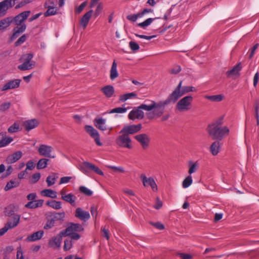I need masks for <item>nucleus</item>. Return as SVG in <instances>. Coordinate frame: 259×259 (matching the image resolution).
I'll return each mask as SVG.
<instances>
[{"label": "nucleus", "instance_id": "f257e3e1", "mask_svg": "<svg viewBox=\"0 0 259 259\" xmlns=\"http://www.w3.org/2000/svg\"><path fill=\"white\" fill-rule=\"evenodd\" d=\"M145 103H147V106L144 108L146 109V111L149 112L146 113V115L149 119L160 117L165 112L166 106L170 104H175L169 95L164 100L156 102L154 100H147Z\"/></svg>", "mask_w": 259, "mask_h": 259}, {"label": "nucleus", "instance_id": "f03ea898", "mask_svg": "<svg viewBox=\"0 0 259 259\" xmlns=\"http://www.w3.org/2000/svg\"><path fill=\"white\" fill-rule=\"evenodd\" d=\"M223 119L220 118L207 127V132L213 140H222L225 136L228 135L229 130L226 126H222Z\"/></svg>", "mask_w": 259, "mask_h": 259}, {"label": "nucleus", "instance_id": "7ed1b4c3", "mask_svg": "<svg viewBox=\"0 0 259 259\" xmlns=\"http://www.w3.org/2000/svg\"><path fill=\"white\" fill-rule=\"evenodd\" d=\"M65 217L64 212H53L47 218V221L44 227V229L48 230L55 226L60 225L62 224Z\"/></svg>", "mask_w": 259, "mask_h": 259}, {"label": "nucleus", "instance_id": "20e7f679", "mask_svg": "<svg viewBox=\"0 0 259 259\" xmlns=\"http://www.w3.org/2000/svg\"><path fill=\"white\" fill-rule=\"evenodd\" d=\"M182 81H181L172 93L169 95L175 103L184 95L193 91V87L190 86L182 87Z\"/></svg>", "mask_w": 259, "mask_h": 259}, {"label": "nucleus", "instance_id": "39448f33", "mask_svg": "<svg viewBox=\"0 0 259 259\" xmlns=\"http://www.w3.org/2000/svg\"><path fill=\"white\" fill-rule=\"evenodd\" d=\"M193 98L191 96H187L180 99L176 105V110L179 112H187L192 108Z\"/></svg>", "mask_w": 259, "mask_h": 259}, {"label": "nucleus", "instance_id": "423d86ee", "mask_svg": "<svg viewBox=\"0 0 259 259\" xmlns=\"http://www.w3.org/2000/svg\"><path fill=\"white\" fill-rule=\"evenodd\" d=\"M33 55L32 54H26L22 56L20 61L23 63L18 66L20 70H27L33 68L35 65V62L32 61Z\"/></svg>", "mask_w": 259, "mask_h": 259}, {"label": "nucleus", "instance_id": "0eeeda50", "mask_svg": "<svg viewBox=\"0 0 259 259\" xmlns=\"http://www.w3.org/2000/svg\"><path fill=\"white\" fill-rule=\"evenodd\" d=\"M119 135L116 140V144L121 147L125 148L127 149L132 148V140L129 136L124 133H120Z\"/></svg>", "mask_w": 259, "mask_h": 259}, {"label": "nucleus", "instance_id": "6e6552de", "mask_svg": "<svg viewBox=\"0 0 259 259\" xmlns=\"http://www.w3.org/2000/svg\"><path fill=\"white\" fill-rule=\"evenodd\" d=\"M146 106H147V103H145L141 104L136 109L132 110L128 114V118L132 120L136 119H142L144 117V113L142 110L146 111V109L144 108Z\"/></svg>", "mask_w": 259, "mask_h": 259}, {"label": "nucleus", "instance_id": "1a4fd4ad", "mask_svg": "<svg viewBox=\"0 0 259 259\" xmlns=\"http://www.w3.org/2000/svg\"><path fill=\"white\" fill-rule=\"evenodd\" d=\"M53 150V148L51 146L41 144L38 148L37 151L39 154L42 156L49 158H54L55 156L52 154Z\"/></svg>", "mask_w": 259, "mask_h": 259}, {"label": "nucleus", "instance_id": "9d476101", "mask_svg": "<svg viewBox=\"0 0 259 259\" xmlns=\"http://www.w3.org/2000/svg\"><path fill=\"white\" fill-rule=\"evenodd\" d=\"M83 230V227L80 224L71 223L66 229L61 231V234L66 236H70L73 232H81Z\"/></svg>", "mask_w": 259, "mask_h": 259}, {"label": "nucleus", "instance_id": "9b49d317", "mask_svg": "<svg viewBox=\"0 0 259 259\" xmlns=\"http://www.w3.org/2000/svg\"><path fill=\"white\" fill-rule=\"evenodd\" d=\"M86 132L94 139L95 143L98 146H102V143L100 140L99 133L97 130L91 125H86L84 126Z\"/></svg>", "mask_w": 259, "mask_h": 259}, {"label": "nucleus", "instance_id": "f8f14e48", "mask_svg": "<svg viewBox=\"0 0 259 259\" xmlns=\"http://www.w3.org/2000/svg\"><path fill=\"white\" fill-rule=\"evenodd\" d=\"M142 127V126L141 123L137 125H125L119 133H124L127 135H129V134L133 135L139 132Z\"/></svg>", "mask_w": 259, "mask_h": 259}, {"label": "nucleus", "instance_id": "ddd939ff", "mask_svg": "<svg viewBox=\"0 0 259 259\" xmlns=\"http://www.w3.org/2000/svg\"><path fill=\"white\" fill-rule=\"evenodd\" d=\"M134 138L141 144L144 149H146L149 147L150 139L147 134H139L135 136Z\"/></svg>", "mask_w": 259, "mask_h": 259}, {"label": "nucleus", "instance_id": "4468645a", "mask_svg": "<svg viewBox=\"0 0 259 259\" xmlns=\"http://www.w3.org/2000/svg\"><path fill=\"white\" fill-rule=\"evenodd\" d=\"M140 178L145 187L150 186L154 191L157 190V185L153 178L151 177L148 178L144 174H142L140 176Z\"/></svg>", "mask_w": 259, "mask_h": 259}, {"label": "nucleus", "instance_id": "2eb2a0df", "mask_svg": "<svg viewBox=\"0 0 259 259\" xmlns=\"http://www.w3.org/2000/svg\"><path fill=\"white\" fill-rule=\"evenodd\" d=\"M106 119L102 117H96L94 120V125L99 130L105 131L107 130H111L112 128H109L106 124Z\"/></svg>", "mask_w": 259, "mask_h": 259}, {"label": "nucleus", "instance_id": "dca6fc26", "mask_svg": "<svg viewBox=\"0 0 259 259\" xmlns=\"http://www.w3.org/2000/svg\"><path fill=\"white\" fill-rule=\"evenodd\" d=\"M30 14V11L23 12L15 17H12L13 22L16 25H22V22L24 21Z\"/></svg>", "mask_w": 259, "mask_h": 259}, {"label": "nucleus", "instance_id": "f3484780", "mask_svg": "<svg viewBox=\"0 0 259 259\" xmlns=\"http://www.w3.org/2000/svg\"><path fill=\"white\" fill-rule=\"evenodd\" d=\"M20 82L21 80L18 79L10 80L3 86L1 91H5L17 88L19 87Z\"/></svg>", "mask_w": 259, "mask_h": 259}, {"label": "nucleus", "instance_id": "a211bd4d", "mask_svg": "<svg viewBox=\"0 0 259 259\" xmlns=\"http://www.w3.org/2000/svg\"><path fill=\"white\" fill-rule=\"evenodd\" d=\"M75 216L81 221H87L90 218V214L88 211L83 210L80 207L76 209Z\"/></svg>", "mask_w": 259, "mask_h": 259}, {"label": "nucleus", "instance_id": "6ab92c4d", "mask_svg": "<svg viewBox=\"0 0 259 259\" xmlns=\"http://www.w3.org/2000/svg\"><path fill=\"white\" fill-rule=\"evenodd\" d=\"M22 155L23 153L21 151H16L7 156L6 159V162L7 164L14 163L19 160Z\"/></svg>", "mask_w": 259, "mask_h": 259}, {"label": "nucleus", "instance_id": "aec40b11", "mask_svg": "<svg viewBox=\"0 0 259 259\" xmlns=\"http://www.w3.org/2000/svg\"><path fill=\"white\" fill-rule=\"evenodd\" d=\"M20 215L19 214H14L11 218H9L5 224L9 229H12L16 227L19 223Z\"/></svg>", "mask_w": 259, "mask_h": 259}, {"label": "nucleus", "instance_id": "412c9836", "mask_svg": "<svg viewBox=\"0 0 259 259\" xmlns=\"http://www.w3.org/2000/svg\"><path fill=\"white\" fill-rule=\"evenodd\" d=\"M14 4H12L10 0H4L0 2V16H4L6 14L7 10L12 8Z\"/></svg>", "mask_w": 259, "mask_h": 259}, {"label": "nucleus", "instance_id": "4be33fe9", "mask_svg": "<svg viewBox=\"0 0 259 259\" xmlns=\"http://www.w3.org/2000/svg\"><path fill=\"white\" fill-rule=\"evenodd\" d=\"M93 10H90L88 11L81 18L80 21V24L83 29H85L87 27L93 14Z\"/></svg>", "mask_w": 259, "mask_h": 259}, {"label": "nucleus", "instance_id": "5701e85b", "mask_svg": "<svg viewBox=\"0 0 259 259\" xmlns=\"http://www.w3.org/2000/svg\"><path fill=\"white\" fill-rule=\"evenodd\" d=\"M13 139L11 137H8L6 136V133H0V148L4 147L7 146L11 142H12Z\"/></svg>", "mask_w": 259, "mask_h": 259}, {"label": "nucleus", "instance_id": "b1692460", "mask_svg": "<svg viewBox=\"0 0 259 259\" xmlns=\"http://www.w3.org/2000/svg\"><path fill=\"white\" fill-rule=\"evenodd\" d=\"M39 122L37 119H33L25 121L23 123V125L26 131H29L37 126Z\"/></svg>", "mask_w": 259, "mask_h": 259}, {"label": "nucleus", "instance_id": "393cba45", "mask_svg": "<svg viewBox=\"0 0 259 259\" xmlns=\"http://www.w3.org/2000/svg\"><path fill=\"white\" fill-rule=\"evenodd\" d=\"M66 235H62L61 234V231L59 233V234L57 236L53 237L49 241V244L51 246H53V245H55L56 247H60L61 246L62 237H65Z\"/></svg>", "mask_w": 259, "mask_h": 259}, {"label": "nucleus", "instance_id": "a878e982", "mask_svg": "<svg viewBox=\"0 0 259 259\" xmlns=\"http://www.w3.org/2000/svg\"><path fill=\"white\" fill-rule=\"evenodd\" d=\"M26 28V26L25 24H22L19 27L17 26L15 27L13 30V33L11 36V39H16L21 33H22L25 30Z\"/></svg>", "mask_w": 259, "mask_h": 259}, {"label": "nucleus", "instance_id": "bb28decb", "mask_svg": "<svg viewBox=\"0 0 259 259\" xmlns=\"http://www.w3.org/2000/svg\"><path fill=\"white\" fill-rule=\"evenodd\" d=\"M12 22V17H8L0 20V31L5 30Z\"/></svg>", "mask_w": 259, "mask_h": 259}, {"label": "nucleus", "instance_id": "cd10ccee", "mask_svg": "<svg viewBox=\"0 0 259 259\" xmlns=\"http://www.w3.org/2000/svg\"><path fill=\"white\" fill-rule=\"evenodd\" d=\"M44 200L41 199L36 200L28 202L25 205V207L29 208H36L42 206Z\"/></svg>", "mask_w": 259, "mask_h": 259}, {"label": "nucleus", "instance_id": "c85d7f7f", "mask_svg": "<svg viewBox=\"0 0 259 259\" xmlns=\"http://www.w3.org/2000/svg\"><path fill=\"white\" fill-rule=\"evenodd\" d=\"M101 91L107 98L111 97L114 93V89L111 85H106L101 89Z\"/></svg>", "mask_w": 259, "mask_h": 259}, {"label": "nucleus", "instance_id": "c756f323", "mask_svg": "<svg viewBox=\"0 0 259 259\" xmlns=\"http://www.w3.org/2000/svg\"><path fill=\"white\" fill-rule=\"evenodd\" d=\"M83 165L100 176L104 175L103 171L98 167L89 162H83Z\"/></svg>", "mask_w": 259, "mask_h": 259}, {"label": "nucleus", "instance_id": "7c9ffc66", "mask_svg": "<svg viewBox=\"0 0 259 259\" xmlns=\"http://www.w3.org/2000/svg\"><path fill=\"white\" fill-rule=\"evenodd\" d=\"M242 68L241 63H239L236 65L232 69L227 71L226 75L230 77L231 76L239 74V71Z\"/></svg>", "mask_w": 259, "mask_h": 259}, {"label": "nucleus", "instance_id": "2f4dec72", "mask_svg": "<svg viewBox=\"0 0 259 259\" xmlns=\"http://www.w3.org/2000/svg\"><path fill=\"white\" fill-rule=\"evenodd\" d=\"M19 185L20 182L17 179H15V180H12L8 182L5 187L4 190L7 191L14 188L18 187Z\"/></svg>", "mask_w": 259, "mask_h": 259}, {"label": "nucleus", "instance_id": "473e14b6", "mask_svg": "<svg viewBox=\"0 0 259 259\" xmlns=\"http://www.w3.org/2000/svg\"><path fill=\"white\" fill-rule=\"evenodd\" d=\"M44 234V231H39L36 232L27 238L28 241H35L41 238Z\"/></svg>", "mask_w": 259, "mask_h": 259}, {"label": "nucleus", "instance_id": "72a5a7b5", "mask_svg": "<svg viewBox=\"0 0 259 259\" xmlns=\"http://www.w3.org/2000/svg\"><path fill=\"white\" fill-rule=\"evenodd\" d=\"M118 76V73L117 70V64L115 61H114L110 71V78L112 80H113Z\"/></svg>", "mask_w": 259, "mask_h": 259}, {"label": "nucleus", "instance_id": "f704fd0d", "mask_svg": "<svg viewBox=\"0 0 259 259\" xmlns=\"http://www.w3.org/2000/svg\"><path fill=\"white\" fill-rule=\"evenodd\" d=\"M76 197L72 193L67 194L63 197V200L69 203L72 206L75 205V200Z\"/></svg>", "mask_w": 259, "mask_h": 259}, {"label": "nucleus", "instance_id": "c9c22d12", "mask_svg": "<svg viewBox=\"0 0 259 259\" xmlns=\"http://www.w3.org/2000/svg\"><path fill=\"white\" fill-rule=\"evenodd\" d=\"M220 143L219 141H215L212 143L210 147V151L213 155H217L220 151Z\"/></svg>", "mask_w": 259, "mask_h": 259}, {"label": "nucleus", "instance_id": "e433bc0d", "mask_svg": "<svg viewBox=\"0 0 259 259\" xmlns=\"http://www.w3.org/2000/svg\"><path fill=\"white\" fill-rule=\"evenodd\" d=\"M41 194L52 198H57V192L52 189H45L41 191Z\"/></svg>", "mask_w": 259, "mask_h": 259}, {"label": "nucleus", "instance_id": "4c0bfd02", "mask_svg": "<svg viewBox=\"0 0 259 259\" xmlns=\"http://www.w3.org/2000/svg\"><path fill=\"white\" fill-rule=\"evenodd\" d=\"M58 177L55 173H52L51 175L49 176L46 179V182L48 187H51L55 184L56 180Z\"/></svg>", "mask_w": 259, "mask_h": 259}, {"label": "nucleus", "instance_id": "58836bf2", "mask_svg": "<svg viewBox=\"0 0 259 259\" xmlns=\"http://www.w3.org/2000/svg\"><path fill=\"white\" fill-rule=\"evenodd\" d=\"M46 204L55 209H59L62 207V203L60 201H57L56 200L48 201Z\"/></svg>", "mask_w": 259, "mask_h": 259}, {"label": "nucleus", "instance_id": "ea45409f", "mask_svg": "<svg viewBox=\"0 0 259 259\" xmlns=\"http://www.w3.org/2000/svg\"><path fill=\"white\" fill-rule=\"evenodd\" d=\"M49 160L47 158L39 159L36 164V168L38 169H43L47 167Z\"/></svg>", "mask_w": 259, "mask_h": 259}, {"label": "nucleus", "instance_id": "a19ab883", "mask_svg": "<svg viewBox=\"0 0 259 259\" xmlns=\"http://www.w3.org/2000/svg\"><path fill=\"white\" fill-rule=\"evenodd\" d=\"M224 96L223 95H217L213 96H206L205 98L212 102H220L224 99Z\"/></svg>", "mask_w": 259, "mask_h": 259}, {"label": "nucleus", "instance_id": "79ce46f5", "mask_svg": "<svg viewBox=\"0 0 259 259\" xmlns=\"http://www.w3.org/2000/svg\"><path fill=\"white\" fill-rule=\"evenodd\" d=\"M189 169L188 172L190 175L195 172L197 170V168L198 167V163L197 161L193 162L192 161H189L188 162Z\"/></svg>", "mask_w": 259, "mask_h": 259}, {"label": "nucleus", "instance_id": "37998d69", "mask_svg": "<svg viewBox=\"0 0 259 259\" xmlns=\"http://www.w3.org/2000/svg\"><path fill=\"white\" fill-rule=\"evenodd\" d=\"M158 19V18H149L146 20H145L144 22L138 23V25L144 29H145L146 27L150 25L152 22L154 20Z\"/></svg>", "mask_w": 259, "mask_h": 259}, {"label": "nucleus", "instance_id": "c03bdc74", "mask_svg": "<svg viewBox=\"0 0 259 259\" xmlns=\"http://www.w3.org/2000/svg\"><path fill=\"white\" fill-rule=\"evenodd\" d=\"M136 96L137 95L134 92L127 93L120 96L119 100L121 102H125L127 100Z\"/></svg>", "mask_w": 259, "mask_h": 259}, {"label": "nucleus", "instance_id": "a18cd8bd", "mask_svg": "<svg viewBox=\"0 0 259 259\" xmlns=\"http://www.w3.org/2000/svg\"><path fill=\"white\" fill-rule=\"evenodd\" d=\"M47 9V11L44 13L45 17L54 15L57 13V9L56 7H51L50 6L45 7Z\"/></svg>", "mask_w": 259, "mask_h": 259}, {"label": "nucleus", "instance_id": "49530a36", "mask_svg": "<svg viewBox=\"0 0 259 259\" xmlns=\"http://www.w3.org/2000/svg\"><path fill=\"white\" fill-rule=\"evenodd\" d=\"M192 178L191 176L186 177L183 182L182 186L184 188L189 187L192 183Z\"/></svg>", "mask_w": 259, "mask_h": 259}, {"label": "nucleus", "instance_id": "de8ad7c7", "mask_svg": "<svg viewBox=\"0 0 259 259\" xmlns=\"http://www.w3.org/2000/svg\"><path fill=\"white\" fill-rule=\"evenodd\" d=\"M19 128L20 127L19 124L15 122L13 125L8 128V132L9 133H16L19 130Z\"/></svg>", "mask_w": 259, "mask_h": 259}, {"label": "nucleus", "instance_id": "09e8293b", "mask_svg": "<svg viewBox=\"0 0 259 259\" xmlns=\"http://www.w3.org/2000/svg\"><path fill=\"white\" fill-rule=\"evenodd\" d=\"M79 191L83 194L90 196L93 194V192L84 186H80L79 188Z\"/></svg>", "mask_w": 259, "mask_h": 259}, {"label": "nucleus", "instance_id": "8fccbe9b", "mask_svg": "<svg viewBox=\"0 0 259 259\" xmlns=\"http://www.w3.org/2000/svg\"><path fill=\"white\" fill-rule=\"evenodd\" d=\"M127 111V109L126 108L123 107H117L114 108L112 110H111L109 112H108L109 113H123L126 112Z\"/></svg>", "mask_w": 259, "mask_h": 259}, {"label": "nucleus", "instance_id": "3c124183", "mask_svg": "<svg viewBox=\"0 0 259 259\" xmlns=\"http://www.w3.org/2000/svg\"><path fill=\"white\" fill-rule=\"evenodd\" d=\"M72 246V241L71 239H66L64 241V250L67 251L69 250Z\"/></svg>", "mask_w": 259, "mask_h": 259}, {"label": "nucleus", "instance_id": "603ef678", "mask_svg": "<svg viewBox=\"0 0 259 259\" xmlns=\"http://www.w3.org/2000/svg\"><path fill=\"white\" fill-rule=\"evenodd\" d=\"M11 103L9 102H5L0 105V112H4L10 108Z\"/></svg>", "mask_w": 259, "mask_h": 259}, {"label": "nucleus", "instance_id": "864d4df0", "mask_svg": "<svg viewBox=\"0 0 259 259\" xmlns=\"http://www.w3.org/2000/svg\"><path fill=\"white\" fill-rule=\"evenodd\" d=\"M129 46L131 49L134 52L139 50L140 47L139 45L135 41H131L129 42Z\"/></svg>", "mask_w": 259, "mask_h": 259}, {"label": "nucleus", "instance_id": "5fc2aeb1", "mask_svg": "<svg viewBox=\"0 0 259 259\" xmlns=\"http://www.w3.org/2000/svg\"><path fill=\"white\" fill-rule=\"evenodd\" d=\"M57 1L54 0H48L46 2L44 5L45 7H47L49 6H50L51 7H56V6L57 5Z\"/></svg>", "mask_w": 259, "mask_h": 259}, {"label": "nucleus", "instance_id": "6e6d98bb", "mask_svg": "<svg viewBox=\"0 0 259 259\" xmlns=\"http://www.w3.org/2000/svg\"><path fill=\"white\" fill-rule=\"evenodd\" d=\"M181 71V66L179 65H176L169 70V73L171 74H177L179 73Z\"/></svg>", "mask_w": 259, "mask_h": 259}, {"label": "nucleus", "instance_id": "4d7b16f0", "mask_svg": "<svg viewBox=\"0 0 259 259\" xmlns=\"http://www.w3.org/2000/svg\"><path fill=\"white\" fill-rule=\"evenodd\" d=\"M40 174L39 172L34 174L32 176V178L31 179V183L34 184L36 183L40 179Z\"/></svg>", "mask_w": 259, "mask_h": 259}, {"label": "nucleus", "instance_id": "13d9d810", "mask_svg": "<svg viewBox=\"0 0 259 259\" xmlns=\"http://www.w3.org/2000/svg\"><path fill=\"white\" fill-rule=\"evenodd\" d=\"M26 40V34H24L21 36L16 42L15 46H18L21 44H23Z\"/></svg>", "mask_w": 259, "mask_h": 259}, {"label": "nucleus", "instance_id": "bf43d9fd", "mask_svg": "<svg viewBox=\"0 0 259 259\" xmlns=\"http://www.w3.org/2000/svg\"><path fill=\"white\" fill-rule=\"evenodd\" d=\"M26 165V168L25 169H26V170L27 169L32 170L35 167V164L34 163V162L32 160H29L27 162Z\"/></svg>", "mask_w": 259, "mask_h": 259}, {"label": "nucleus", "instance_id": "052dcab7", "mask_svg": "<svg viewBox=\"0 0 259 259\" xmlns=\"http://www.w3.org/2000/svg\"><path fill=\"white\" fill-rule=\"evenodd\" d=\"M29 3H30V1L29 0H22L18 5H16L15 8L16 9H19L21 7L24 6L25 5Z\"/></svg>", "mask_w": 259, "mask_h": 259}, {"label": "nucleus", "instance_id": "680f3d73", "mask_svg": "<svg viewBox=\"0 0 259 259\" xmlns=\"http://www.w3.org/2000/svg\"><path fill=\"white\" fill-rule=\"evenodd\" d=\"M108 167L114 170V171H119V172H122V173L124 172V168L121 166L117 167V166H108Z\"/></svg>", "mask_w": 259, "mask_h": 259}, {"label": "nucleus", "instance_id": "e2e57ef3", "mask_svg": "<svg viewBox=\"0 0 259 259\" xmlns=\"http://www.w3.org/2000/svg\"><path fill=\"white\" fill-rule=\"evenodd\" d=\"M177 255L179 256L182 259H191L192 258V256L189 254L178 253Z\"/></svg>", "mask_w": 259, "mask_h": 259}, {"label": "nucleus", "instance_id": "0e129e2a", "mask_svg": "<svg viewBox=\"0 0 259 259\" xmlns=\"http://www.w3.org/2000/svg\"><path fill=\"white\" fill-rule=\"evenodd\" d=\"M258 46H259L258 44H256L251 48V51H250V54H249V58L250 59H251L253 57V56H254L255 51L257 49Z\"/></svg>", "mask_w": 259, "mask_h": 259}, {"label": "nucleus", "instance_id": "69168bd1", "mask_svg": "<svg viewBox=\"0 0 259 259\" xmlns=\"http://www.w3.org/2000/svg\"><path fill=\"white\" fill-rule=\"evenodd\" d=\"M151 224L155 227V228L158 229L159 230H163L164 228V225L159 222L156 223H151Z\"/></svg>", "mask_w": 259, "mask_h": 259}, {"label": "nucleus", "instance_id": "338daca9", "mask_svg": "<svg viewBox=\"0 0 259 259\" xmlns=\"http://www.w3.org/2000/svg\"><path fill=\"white\" fill-rule=\"evenodd\" d=\"M72 179L71 177H64L60 179V184L67 183Z\"/></svg>", "mask_w": 259, "mask_h": 259}, {"label": "nucleus", "instance_id": "774afa93", "mask_svg": "<svg viewBox=\"0 0 259 259\" xmlns=\"http://www.w3.org/2000/svg\"><path fill=\"white\" fill-rule=\"evenodd\" d=\"M16 257L17 259H24L23 252L20 247L17 249Z\"/></svg>", "mask_w": 259, "mask_h": 259}]
</instances>
